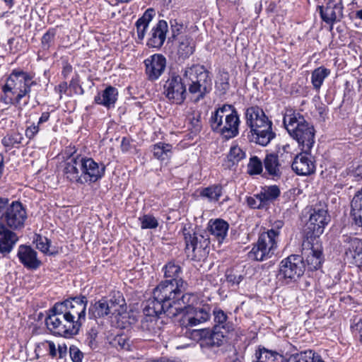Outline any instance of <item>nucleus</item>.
I'll list each match as a JSON object with an SVG mask.
<instances>
[{
    "label": "nucleus",
    "mask_w": 362,
    "mask_h": 362,
    "mask_svg": "<svg viewBox=\"0 0 362 362\" xmlns=\"http://www.w3.org/2000/svg\"><path fill=\"white\" fill-rule=\"evenodd\" d=\"M49 117H50V113L49 112H42L38 119L37 124L40 125L46 122H47L49 119Z\"/></svg>",
    "instance_id": "774afa93"
},
{
    "label": "nucleus",
    "mask_w": 362,
    "mask_h": 362,
    "mask_svg": "<svg viewBox=\"0 0 362 362\" xmlns=\"http://www.w3.org/2000/svg\"><path fill=\"white\" fill-rule=\"evenodd\" d=\"M276 156L278 158L279 162L286 170L289 166H292V163L294 159V155L292 152V148L290 144L283 145L279 148Z\"/></svg>",
    "instance_id": "4c0bfd02"
},
{
    "label": "nucleus",
    "mask_w": 362,
    "mask_h": 362,
    "mask_svg": "<svg viewBox=\"0 0 362 362\" xmlns=\"http://www.w3.org/2000/svg\"><path fill=\"white\" fill-rule=\"evenodd\" d=\"M119 300L116 298L107 299L103 298L94 303H91L88 308V315L90 319L103 317L110 314L115 315L119 311L118 307L121 308Z\"/></svg>",
    "instance_id": "dca6fc26"
},
{
    "label": "nucleus",
    "mask_w": 362,
    "mask_h": 362,
    "mask_svg": "<svg viewBox=\"0 0 362 362\" xmlns=\"http://www.w3.org/2000/svg\"><path fill=\"white\" fill-rule=\"evenodd\" d=\"M329 221L326 206H315L312 209L309 221L307 223L308 235L310 233L309 238L319 237L324 232L325 226Z\"/></svg>",
    "instance_id": "ddd939ff"
},
{
    "label": "nucleus",
    "mask_w": 362,
    "mask_h": 362,
    "mask_svg": "<svg viewBox=\"0 0 362 362\" xmlns=\"http://www.w3.org/2000/svg\"><path fill=\"white\" fill-rule=\"evenodd\" d=\"M170 29H171V37L173 40H177L179 35L182 33L184 29L183 24L178 22L176 19H172L170 21Z\"/></svg>",
    "instance_id": "5fc2aeb1"
},
{
    "label": "nucleus",
    "mask_w": 362,
    "mask_h": 362,
    "mask_svg": "<svg viewBox=\"0 0 362 362\" xmlns=\"http://www.w3.org/2000/svg\"><path fill=\"white\" fill-rule=\"evenodd\" d=\"M243 279L241 275H235L233 274H228L226 275V280L228 282L233 285H238Z\"/></svg>",
    "instance_id": "e2e57ef3"
},
{
    "label": "nucleus",
    "mask_w": 362,
    "mask_h": 362,
    "mask_svg": "<svg viewBox=\"0 0 362 362\" xmlns=\"http://www.w3.org/2000/svg\"><path fill=\"white\" fill-rule=\"evenodd\" d=\"M317 10L322 20L331 25V29L334 23L340 21L344 16L342 0H329L325 6H318Z\"/></svg>",
    "instance_id": "f3484780"
},
{
    "label": "nucleus",
    "mask_w": 362,
    "mask_h": 362,
    "mask_svg": "<svg viewBox=\"0 0 362 362\" xmlns=\"http://www.w3.org/2000/svg\"><path fill=\"white\" fill-rule=\"evenodd\" d=\"M66 352H67V348H66V344H59L58 346L57 353L59 354V358H63L64 357H65L66 355Z\"/></svg>",
    "instance_id": "338daca9"
},
{
    "label": "nucleus",
    "mask_w": 362,
    "mask_h": 362,
    "mask_svg": "<svg viewBox=\"0 0 362 362\" xmlns=\"http://www.w3.org/2000/svg\"><path fill=\"white\" fill-rule=\"evenodd\" d=\"M188 287L187 281L173 283L170 281H161L152 293V298H149L147 303L148 313H156V312H166V315L173 317L176 315L173 307L181 292Z\"/></svg>",
    "instance_id": "f257e3e1"
},
{
    "label": "nucleus",
    "mask_w": 362,
    "mask_h": 362,
    "mask_svg": "<svg viewBox=\"0 0 362 362\" xmlns=\"http://www.w3.org/2000/svg\"><path fill=\"white\" fill-rule=\"evenodd\" d=\"M117 312L118 313L115 316L117 327L121 329L127 328L131 324L129 314L127 312L120 313L119 310Z\"/></svg>",
    "instance_id": "6e6d98bb"
},
{
    "label": "nucleus",
    "mask_w": 362,
    "mask_h": 362,
    "mask_svg": "<svg viewBox=\"0 0 362 362\" xmlns=\"http://www.w3.org/2000/svg\"><path fill=\"white\" fill-rule=\"evenodd\" d=\"M222 345L200 346L202 352L211 359H216L218 356L223 354Z\"/></svg>",
    "instance_id": "3c124183"
},
{
    "label": "nucleus",
    "mask_w": 362,
    "mask_h": 362,
    "mask_svg": "<svg viewBox=\"0 0 362 362\" xmlns=\"http://www.w3.org/2000/svg\"><path fill=\"white\" fill-rule=\"evenodd\" d=\"M36 247L43 253H47L50 246V240L41 235H36L34 239Z\"/></svg>",
    "instance_id": "603ef678"
},
{
    "label": "nucleus",
    "mask_w": 362,
    "mask_h": 362,
    "mask_svg": "<svg viewBox=\"0 0 362 362\" xmlns=\"http://www.w3.org/2000/svg\"><path fill=\"white\" fill-rule=\"evenodd\" d=\"M56 33L54 29H49L42 36L41 44L43 49H48L54 42Z\"/></svg>",
    "instance_id": "864d4df0"
},
{
    "label": "nucleus",
    "mask_w": 362,
    "mask_h": 362,
    "mask_svg": "<svg viewBox=\"0 0 362 362\" xmlns=\"http://www.w3.org/2000/svg\"><path fill=\"white\" fill-rule=\"evenodd\" d=\"M279 242L277 230H268L262 233L252 248L248 252L249 259L257 262H263L275 255Z\"/></svg>",
    "instance_id": "6e6552de"
},
{
    "label": "nucleus",
    "mask_w": 362,
    "mask_h": 362,
    "mask_svg": "<svg viewBox=\"0 0 362 362\" xmlns=\"http://www.w3.org/2000/svg\"><path fill=\"white\" fill-rule=\"evenodd\" d=\"M245 152L238 146H231L227 156L228 161L231 162L232 165L238 163L240 160L245 158Z\"/></svg>",
    "instance_id": "de8ad7c7"
},
{
    "label": "nucleus",
    "mask_w": 362,
    "mask_h": 362,
    "mask_svg": "<svg viewBox=\"0 0 362 362\" xmlns=\"http://www.w3.org/2000/svg\"><path fill=\"white\" fill-rule=\"evenodd\" d=\"M81 162L83 185L96 182L105 175V165L103 163L82 155Z\"/></svg>",
    "instance_id": "2eb2a0df"
},
{
    "label": "nucleus",
    "mask_w": 362,
    "mask_h": 362,
    "mask_svg": "<svg viewBox=\"0 0 362 362\" xmlns=\"http://www.w3.org/2000/svg\"><path fill=\"white\" fill-rule=\"evenodd\" d=\"M186 250H192L194 257L202 255L210 245V239L206 232L185 233Z\"/></svg>",
    "instance_id": "6ab92c4d"
},
{
    "label": "nucleus",
    "mask_w": 362,
    "mask_h": 362,
    "mask_svg": "<svg viewBox=\"0 0 362 362\" xmlns=\"http://www.w3.org/2000/svg\"><path fill=\"white\" fill-rule=\"evenodd\" d=\"M214 326V329L228 333L233 330V324L228 321L226 313L220 308H215L213 310Z\"/></svg>",
    "instance_id": "f704fd0d"
},
{
    "label": "nucleus",
    "mask_w": 362,
    "mask_h": 362,
    "mask_svg": "<svg viewBox=\"0 0 362 362\" xmlns=\"http://www.w3.org/2000/svg\"><path fill=\"white\" fill-rule=\"evenodd\" d=\"M153 153L155 158L164 160L170 157L172 153V145L163 142H158L153 146Z\"/></svg>",
    "instance_id": "37998d69"
},
{
    "label": "nucleus",
    "mask_w": 362,
    "mask_h": 362,
    "mask_svg": "<svg viewBox=\"0 0 362 362\" xmlns=\"http://www.w3.org/2000/svg\"><path fill=\"white\" fill-rule=\"evenodd\" d=\"M293 170L299 175H309L315 173V165L310 156L303 151L295 156L292 163Z\"/></svg>",
    "instance_id": "b1692460"
},
{
    "label": "nucleus",
    "mask_w": 362,
    "mask_h": 362,
    "mask_svg": "<svg viewBox=\"0 0 362 362\" xmlns=\"http://www.w3.org/2000/svg\"><path fill=\"white\" fill-rule=\"evenodd\" d=\"M147 303L144 308L143 312L144 314V318L141 322V327L144 331L151 332H156L158 327L157 321L158 317L162 314H166V312H156V313H148Z\"/></svg>",
    "instance_id": "72a5a7b5"
},
{
    "label": "nucleus",
    "mask_w": 362,
    "mask_h": 362,
    "mask_svg": "<svg viewBox=\"0 0 362 362\" xmlns=\"http://www.w3.org/2000/svg\"><path fill=\"white\" fill-rule=\"evenodd\" d=\"M351 206L355 223L362 228V188L353 197Z\"/></svg>",
    "instance_id": "58836bf2"
},
{
    "label": "nucleus",
    "mask_w": 362,
    "mask_h": 362,
    "mask_svg": "<svg viewBox=\"0 0 362 362\" xmlns=\"http://www.w3.org/2000/svg\"><path fill=\"white\" fill-rule=\"evenodd\" d=\"M228 228V223L221 218L211 219L208 223L207 229L209 232L219 243H223L227 236Z\"/></svg>",
    "instance_id": "c85d7f7f"
},
{
    "label": "nucleus",
    "mask_w": 362,
    "mask_h": 362,
    "mask_svg": "<svg viewBox=\"0 0 362 362\" xmlns=\"http://www.w3.org/2000/svg\"><path fill=\"white\" fill-rule=\"evenodd\" d=\"M37 256V252L30 246L21 245L18 247L17 257L25 267L30 269H37L40 266L41 262Z\"/></svg>",
    "instance_id": "bb28decb"
},
{
    "label": "nucleus",
    "mask_w": 362,
    "mask_h": 362,
    "mask_svg": "<svg viewBox=\"0 0 362 362\" xmlns=\"http://www.w3.org/2000/svg\"><path fill=\"white\" fill-rule=\"evenodd\" d=\"M197 335L199 336V346H208L223 345L226 334L223 331L218 329H199L196 331Z\"/></svg>",
    "instance_id": "a878e982"
},
{
    "label": "nucleus",
    "mask_w": 362,
    "mask_h": 362,
    "mask_svg": "<svg viewBox=\"0 0 362 362\" xmlns=\"http://www.w3.org/2000/svg\"><path fill=\"white\" fill-rule=\"evenodd\" d=\"M209 122L214 132L227 139L235 137L239 133L240 118L232 105L225 104L216 109L211 113Z\"/></svg>",
    "instance_id": "39448f33"
},
{
    "label": "nucleus",
    "mask_w": 362,
    "mask_h": 362,
    "mask_svg": "<svg viewBox=\"0 0 362 362\" xmlns=\"http://www.w3.org/2000/svg\"><path fill=\"white\" fill-rule=\"evenodd\" d=\"M69 355L73 362H81L83 358V354L74 345L69 347Z\"/></svg>",
    "instance_id": "13d9d810"
},
{
    "label": "nucleus",
    "mask_w": 362,
    "mask_h": 362,
    "mask_svg": "<svg viewBox=\"0 0 362 362\" xmlns=\"http://www.w3.org/2000/svg\"><path fill=\"white\" fill-rule=\"evenodd\" d=\"M18 240V235L13 230L0 223V254L6 256L11 253Z\"/></svg>",
    "instance_id": "393cba45"
},
{
    "label": "nucleus",
    "mask_w": 362,
    "mask_h": 362,
    "mask_svg": "<svg viewBox=\"0 0 362 362\" xmlns=\"http://www.w3.org/2000/svg\"><path fill=\"white\" fill-rule=\"evenodd\" d=\"M263 163L257 156H252L247 164V173L251 175H259L263 170Z\"/></svg>",
    "instance_id": "09e8293b"
},
{
    "label": "nucleus",
    "mask_w": 362,
    "mask_h": 362,
    "mask_svg": "<svg viewBox=\"0 0 362 362\" xmlns=\"http://www.w3.org/2000/svg\"><path fill=\"white\" fill-rule=\"evenodd\" d=\"M118 90L115 87L108 86L101 95L98 94L95 97V102L97 104L102 105L107 108L115 107L117 100Z\"/></svg>",
    "instance_id": "2f4dec72"
},
{
    "label": "nucleus",
    "mask_w": 362,
    "mask_h": 362,
    "mask_svg": "<svg viewBox=\"0 0 362 362\" xmlns=\"http://www.w3.org/2000/svg\"><path fill=\"white\" fill-rule=\"evenodd\" d=\"M246 124L250 127L247 137L250 142L262 146L268 145L275 138L272 130V122L258 106L247 107L245 112Z\"/></svg>",
    "instance_id": "20e7f679"
},
{
    "label": "nucleus",
    "mask_w": 362,
    "mask_h": 362,
    "mask_svg": "<svg viewBox=\"0 0 362 362\" xmlns=\"http://www.w3.org/2000/svg\"><path fill=\"white\" fill-rule=\"evenodd\" d=\"M155 16V10L152 8H149L146 9L142 16L136 21L135 26L136 28L137 39L139 41L141 42L144 39L149 23Z\"/></svg>",
    "instance_id": "7c9ffc66"
},
{
    "label": "nucleus",
    "mask_w": 362,
    "mask_h": 362,
    "mask_svg": "<svg viewBox=\"0 0 362 362\" xmlns=\"http://www.w3.org/2000/svg\"><path fill=\"white\" fill-rule=\"evenodd\" d=\"M9 205V199L6 197H0V219H2Z\"/></svg>",
    "instance_id": "680f3d73"
},
{
    "label": "nucleus",
    "mask_w": 362,
    "mask_h": 362,
    "mask_svg": "<svg viewBox=\"0 0 362 362\" xmlns=\"http://www.w3.org/2000/svg\"><path fill=\"white\" fill-rule=\"evenodd\" d=\"M187 287H186L179 295L177 299L175 300L174 306L178 305L177 307L173 308L174 312H176V315L180 310H182L183 307L188 310V308L190 307L189 304L192 302V298H194V296L192 293H186Z\"/></svg>",
    "instance_id": "c03bdc74"
},
{
    "label": "nucleus",
    "mask_w": 362,
    "mask_h": 362,
    "mask_svg": "<svg viewBox=\"0 0 362 362\" xmlns=\"http://www.w3.org/2000/svg\"><path fill=\"white\" fill-rule=\"evenodd\" d=\"M290 362H325L321 356L311 350L290 356Z\"/></svg>",
    "instance_id": "79ce46f5"
},
{
    "label": "nucleus",
    "mask_w": 362,
    "mask_h": 362,
    "mask_svg": "<svg viewBox=\"0 0 362 362\" xmlns=\"http://www.w3.org/2000/svg\"><path fill=\"white\" fill-rule=\"evenodd\" d=\"M61 308L55 303L49 310V314L45 318L47 329L54 334L66 338L78 334L80 331L78 324H75V321L71 320Z\"/></svg>",
    "instance_id": "0eeeda50"
},
{
    "label": "nucleus",
    "mask_w": 362,
    "mask_h": 362,
    "mask_svg": "<svg viewBox=\"0 0 362 362\" xmlns=\"http://www.w3.org/2000/svg\"><path fill=\"white\" fill-rule=\"evenodd\" d=\"M26 218L27 214L23 204L16 201L8 205L1 220L8 228L16 230L24 227Z\"/></svg>",
    "instance_id": "4468645a"
},
{
    "label": "nucleus",
    "mask_w": 362,
    "mask_h": 362,
    "mask_svg": "<svg viewBox=\"0 0 362 362\" xmlns=\"http://www.w3.org/2000/svg\"><path fill=\"white\" fill-rule=\"evenodd\" d=\"M305 270L303 257L298 255H291L281 261L276 278L281 285H289L296 282L303 275Z\"/></svg>",
    "instance_id": "1a4fd4ad"
},
{
    "label": "nucleus",
    "mask_w": 362,
    "mask_h": 362,
    "mask_svg": "<svg viewBox=\"0 0 362 362\" xmlns=\"http://www.w3.org/2000/svg\"><path fill=\"white\" fill-rule=\"evenodd\" d=\"M168 31L167 22L164 20L158 21L148 34L146 45L151 48L160 49L165 41Z\"/></svg>",
    "instance_id": "5701e85b"
},
{
    "label": "nucleus",
    "mask_w": 362,
    "mask_h": 362,
    "mask_svg": "<svg viewBox=\"0 0 362 362\" xmlns=\"http://www.w3.org/2000/svg\"><path fill=\"white\" fill-rule=\"evenodd\" d=\"M186 312L187 315L182 320V325L185 327L197 326L211 318V308L209 305L197 308L189 307Z\"/></svg>",
    "instance_id": "412c9836"
},
{
    "label": "nucleus",
    "mask_w": 362,
    "mask_h": 362,
    "mask_svg": "<svg viewBox=\"0 0 362 362\" xmlns=\"http://www.w3.org/2000/svg\"><path fill=\"white\" fill-rule=\"evenodd\" d=\"M81 163V154L76 151L70 153L64 168V176L69 182L83 185Z\"/></svg>",
    "instance_id": "aec40b11"
},
{
    "label": "nucleus",
    "mask_w": 362,
    "mask_h": 362,
    "mask_svg": "<svg viewBox=\"0 0 362 362\" xmlns=\"http://www.w3.org/2000/svg\"><path fill=\"white\" fill-rule=\"evenodd\" d=\"M258 194L264 207H267L280 196L281 192L277 185H270L262 187Z\"/></svg>",
    "instance_id": "e433bc0d"
},
{
    "label": "nucleus",
    "mask_w": 362,
    "mask_h": 362,
    "mask_svg": "<svg viewBox=\"0 0 362 362\" xmlns=\"http://www.w3.org/2000/svg\"><path fill=\"white\" fill-rule=\"evenodd\" d=\"M301 257L305 259L309 270L319 269L324 262L322 247L317 239L307 237L302 243Z\"/></svg>",
    "instance_id": "9b49d317"
},
{
    "label": "nucleus",
    "mask_w": 362,
    "mask_h": 362,
    "mask_svg": "<svg viewBox=\"0 0 362 362\" xmlns=\"http://www.w3.org/2000/svg\"><path fill=\"white\" fill-rule=\"evenodd\" d=\"M177 40V54L183 59L192 55L195 49V42L190 35H182Z\"/></svg>",
    "instance_id": "c756f323"
},
{
    "label": "nucleus",
    "mask_w": 362,
    "mask_h": 362,
    "mask_svg": "<svg viewBox=\"0 0 362 362\" xmlns=\"http://www.w3.org/2000/svg\"><path fill=\"white\" fill-rule=\"evenodd\" d=\"M46 343L48 344L49 348V354L52 358H54L57 354V349H56L55 344L52 341H46Z\"/></svg>",
    "instance_id": "69168bd1"
},
{
    "label": "nucleus",
    "mask_w": 362,
    "mask_h": 362,
    "mask_svg": "<svg viewBox=\"0 0 362 362\" xmlns=\"http://www.w3.org/2000/svg\"><path fill=\"white\" fill-rule=\"evenodd\" d=\"M222 79H225V82H219L218 86L225 93L230 88L228 74L223 73L222 74Z\"/></svg>",
    "instance_id": "052dcab7"
},
{
    "label": "nucleus",
    "mask_w": 362,
    "mask_h": 362,
    "mask_svg": "<svg viewBox=\"0 0 362 362\" xmlns=\"http://www.w3.org/2000/svg\"><path fill=\"white\" fill-rule=\"evenodd\" d=\"M330 74V70L325 66L314 69L311 74V83L313 88L319 91L325 79Z\"/></svg>",
    "instance_id": "a19ab883"
},
{
    "label": "nucleus",
    "mask_w": 362,
    "mask_h": 362,
    "mask_svg": "<svg viewBox=\"0 0 362 362\" xmlns=\"http://www.w3.org/2000/svg\"><path fill=\"white\" fill-rule=\"evenodd\" d=\"M284 125L289 135L295 139L301 151L309 154L315 144V130L304 116L292 109L286 110L283 118Z\"/></svg>",
    "instance_id": "7ed1b4c3"
},
{
    "label": "nucleus",
    "mask_w": 362,
    "mask_h": 362,
    "mask_svg": "<svg viewBox=\"0 0 362 362\" xmlns=\"http://www.w3.org/2000/svg\"><path fill=\"white\" fill-rule=\"evenodd\" d=\"M23 140V135L17 132H13L7 134L1 140L2 144L5 147L13 148L16 145L21 144Z\"/></svg>",
    "instance_id": "49530a36"
},
{
    "label": "nucleus",
    "mask_w": 362,
    "mask_h": 362,
    "mask_svg": "<svg viewBox=\"0 0 362 362\" xmlns=\"http://www.w3.org/2000/svg\"><path fill=\"white\" fill-rule=\"evenodd\" d=\"M164 274L165 281H170L173 283H179L180 281H185L181 276L182 269L181 267L175 263L174 261L168 262L162 269Z\"/></svg>",
    "instance_id": "473e14b6"
},
{
    "label": "nucleus",
    "mask_w": 362,
    "mask_h": 362,
    "mask_svg": "<svg viewBox=\"0 0 362 362\" xmlns=\"http://www.w3.org/2000/svg\"><path fill=\"white\" fill-rule=\"evenodd\" d=\"M33 76L19 69L12 70L6 83L2 87L3 94L0 100L6 105L18 106L21 105L23 98H26L24 105H26L30 99L31 88L37 85Z\"/></svg>",
    "instance_id": "f03ea898"
},
{
    "label": "nucleus",
    "mask_w": 362,
    "mask_h": 362,
    "mask_svg": "<svg viewBox=\"0 0 362 362\" xmlns=\"http://www.w3.org/2000/svg\"><path fill=\"white\" fill-rule=\"evenodd\" d=\"M110 345L118 349L129 350L130 341L124 334H117L110 339Z\"/></svg>",
    "instance_id": "a18cd8bd"
},
{
    "label": "nucleus",
    "mask_w": 362,
    "mask_h": 362,
    "mask_svg": "<svg viewBox=\"0 0 362 362\" xmlns=\"http://www.w3.org/2000/svg\"><path fill=\"white\" fill-rule=\"evenodd\" d=\"M40 131V124L33 122L30 126L27 127L25 131V136L30 140L33 139Z\"/></svg>",
    "instance_id": "bf43d9fd"
},
{
    "label": "nucleus",
    "mask_w": 362,
    "mask_h": 362,
    "mask_svg": "<svg viewBox=\"0 0 362 362\" xmlns=\"http://www.w3.org/2000/svg\"><path fill=\"white\" fill-rule=\"evenodd\" d=\"M225 362H240L239 358L238 357V353L235 349H233L231 351H230V353L226 358Z\"/></svg>",
    "instance_id": "0e129e2a"
},
{
    "label": "nucleus",
    "mask_w": 362,
    "mask_h": 362,
    "mask_svg": "<svg viewBox=\"0 0 362 362\" xmlns=\"http://www.w3.org/2000/svg\"><path fill=\"white\" fill-rule=\"evenodd\" d=\"M247 204L252 209H263L265 208L262 202L259 199V194H254L253 197H248L247 198Z\"/></svg>",
    "instance_id": "4d7b16f0"
},
{
    "label": "nucleus",
    "mask_w": 362,
    "mask_h": 362,
    "mask_svg": "<svg viewBox=\"0 0 362 362\" xmlns=\"http://www.w3.org/2000/svg\"><path fill=\"white\" fill-rule=\"evenodd\" d=\"M255 356L257 362H290V358L288 360H286L283 355L264 347L259 348L256 351Z\"/></svg>",
    "instance_id": "c9c22d12"
},
{
    "label": "nucleus",
    "mask_w": 362,
    "mask_h": 362,
    "mask_svg": "<svg viewBox=\"0 0 362 362\" xmlns=\"http://www.w3.org/2000/svg\"><path fill=\"white\" fill-rule=\"evenodd\" d=\"M223 186L219 184L212 185L202 189L200 196L210 202H217L223 194Z\"/></svg>",
    "instance_id": "ea45409f"
},
{
    "label": "nucleus",
    "mask_w": 362,
    "mask_h": 362,
    "mask_svg": "<svg viewBox=\"0 0 362 362\" xmlns=\"http://www.w3.org/2000/svg\"><path fill=\"white\" fill-rule=\"evenodd\" d=\"M345 256L348 260L358 267H362V240L354 235H344Z\"/></svg>",
    "instance_id": "a211bd4d"
},
{
    "label": "nucleus",
    "mask_w": 362,
    "mask_h": 362,
    "mask_svg": "<svg viewBox=\"0 0 362 362\" xmlns=\"http://www.w3.org/2000/svg\"><path fill=\"white\" fill-rule=\"evenodd\" d=\"M263 164L265 173L273 180H279L286 171L279 162L278 158L276 156L275 153L267 154L264 159Z\"/></svg>",
    "instance_id": "cd10ccee"
},
{
    "label": "nucleus",
    "mask_w": 362,
    "mask_h": 362,
    "mask_svg": "<svg viewBox=\"0 0 362 362\" xmlns=\"http://www.w3.org/2000/svg\"><path fill=\"white\" fill-rule=\"evenodd\" d=\"M146 74L150 81H156L164 73L166 67V59L160 54H154L144 62Z\"/></svg>",
    "instance_id": "4be33fe9"
},
{
    "label": "nucleus",
    "mask_w": 362,
    "mask_h": 362,
    "mask_svg": "<svg viewBox=\"0 0 362 362\" xmlns=\"http://www.w3.org/2000/svg\"><path fill=\"white\" fill-rule=\"evenodd\" d=\"M183 76L187 80L188 91L194 97L195 102L203 99L212 88L209 72L204 66L195 64L187 67L184 71Z\"/></svg>",
    "instance_id": "423d86ee"
},
{
    "label": "nucleus",
    "mask_w": 362,
    "mask_h": 362,
    "mask_svg": "<svg viewBox=\"0 0 362 362\" xmlns=\"http://www.w3.org/2000/svg\"><path fill=\"white\" fill-rule=\"evenodd\" d=\"M141 229H154L158 226V220L152 215L144 214L139 218Z\"/></svg>",
    "instance_id": "8fccbe9b"
},
{
    "label": "nucleus",
    "mask_w": 362,
    "mask_h": 362,
    "mask_svg": "<svg viewBox=\"0 0 362 362\" xmlns=\"http://www.w3.org/2000/svg\"><path fill=\"white\" fill-rule=\"evenodd\" d=\"M186 86L180 75L172 74L165 82L163 94L171 103L182 105L187 95Z\"/></svg>",
    "instance_id": "f8f14e48"
},
{
    "label": "nucleus",
    "mask_w": 362,
    "mask_h": 362,
    "mask_svg": "<svg viewBox=\"0 0 362 362\" xmlns=\"http://www.w3.org/2000/svg\"><path fill=\"white\" fill-rule=\"evenodd\" d=\"M64 313L73 321L77 323L81 329L86 319V307L88 299L85 296L79 295L69 297L62 302L56 303Z\"/></svg>",
    "instance_id": "9d476101"
}]
</instances>
